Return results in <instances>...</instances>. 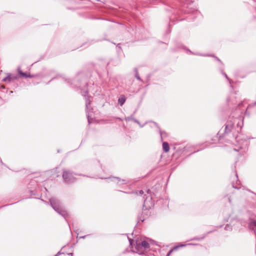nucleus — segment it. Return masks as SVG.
<instances>
[{"instance_id": "obj_1", "label": "nucleus", "mask_w": 256, "mask_h": 256, "mask_svg": "<svg viewBox=\"0 0 256 256\" xmlns=\"http://www.w3.org/2000/svg\"><path fill=\"white\" fill-rule=\"evenodd\" d=\"M50 202L52 207L60 214L66 218L68 216L67 212L62 206L60 202L58 199L52 198L50 199Z\"/></svg>"}, {"instance_id": "obj_2", "label": "nucleus", "mask_w": 256, "mask_h": 256, "mask_svg": "<svg viewBox=\"0 0 256 256\" xmlns=\"http://www.w3.org/2000/svg\"><path fill=\"white\" fill-rule=\"evenodd\" d=\"M146 192L149 196H146L144 201L143 208L146 210L151 208L154 206L152 196V192L150 189L148 188L146 190Z\"/></svg>"}, {"instance_id": "obj_3", "label": "nucleus", "mask_w": 256, "mask_h": 256, "mask_svg": "<svg viewBox=\"0 0 256 256\" xmlns=\"http://www.w3.org/2000/svg\"><path fill=\"white\" fill-rule=\"evenodd\" d=\"M62 176L64 182L66 184H71L76 179L71 172L65 170H63Z\"/></svg>"}, {"instance_id": "obj_4", "label": "nucleus", "mask_w": 256, "mask_h": 256, "mask_svg": "<svg viewBox=\"0 0 256 256\" xmlns=\"http://www.w3.org/2000/svg\"><path fill=\"white\" fill-rule=\"evenodd\" d=\"M133 242L132 240H130V244L132 246V248H134V252L136 253H138L140 254H144L146 251V250L142 247V246L140 245V242H138L136 240L135 241V243L134 244V248L132 246Z\"/></svg>"}, {"instance_id": "obj_5", "label": "nucleus", "mask_w": 256, "mask_h": 256, "mask_svg": "<svg viewBox=\"0 0 256 256\" xmlns=\"http://www.w3.org/2000/svg\"><path fill=\"white\" fill-rule=\"evenodd\" d=\"M7 76L2 78V82L6 84H11L15 82L16 75L12 74H7Z\"/></svg>"}, {"instance_id": "obj_6", "label": "nucleus", "mask_w": 256, "mask_h": 256, "mask_svg": "<svg viewBox=\"0 0 256 256\" xmlns=\"http://www.w3.org/2000/svg\"><path fill=\"white\" fill-rule=\"evenodd\" d=\"M234 124L232 121H228V124H226L225 126L224 134L230 132L234 127Z\"/></svg>"}, {"instance_id": "obj_7", "label": "nucleus", "mask_w": 256, "mask_h": 256, "mask_svg": "<svg viewBox=\"0 0 256 256\" xmlns=\"http://www.w3.org/2000/svg\"><path fill=\"white\" fill-rule=\"evenodd\" d=\"M18 72L20 78H34V76L31 75L30 73L24 72L21 70H18Z\"/></svg>"}, {"instance_id": "obj_8", "label": "nucleus", "mask_w": 256, "mask_h": 256, "mask_svg": "<svg viewBox=\"0 0 256 256\" xmlns=\"http://www.w3.org/2000/svg\"><path fill=\"white\" fill-rule=\"evenodd\" d=\"M136 240L140 244V245L142 246L146 250L150 248V244L148 242L144 240Z\"/></svg>"}, {"instance_id": "obj_9", "label": "nucleus", "mask_w": 256, "mask_h": 256, "mask_svg": "<svg viewBox=\"0 0 256 256\" xmlns=\"http://www.w3.org/2000/svg\"><path fill=\"white\" fill-rule=\"evenodd\" d=\"M134 194H136V196H141L142 197L143 199H145V196H146V194H144V192L143 190H139L134 192H132Z\"/></svg>"}, {"instance_id": "obj_10", "label": "nucleus", "mask_w": 256, "mask_h": 256, "mask_svg": "<svg viewBox=\"0 0 256 256\" xmlns=\"http://www.w3.org/2000/svg\"><path fill=\"white\" fill-rule=\"evenodd\" d=\"M162 150L164 152H168L170 150V146L168 144L167 142H162Z\"/></svg>"}, {"instance_id": "obj_11", "label": "nucleus", "mask_w": 256, "mask_h": 256, "mask_svg": "<svg viewBox=\"0 0 256 256\" xmlns=\"http://www.w3.org/2000/svg\"><path fill=\"white\" fill-rule=\"evenodd\" d=\"M186 246V244H180V246H174V248H173L172 250H170L169 251V252L168 253L166 256H170L174 251L177 250L180 247H183Z\"/></svg>"}, {"instance_id": "obj_12", "label": "nucleus", "mask_w": 256, "mask_h": 256, "mask_svg": "<svg viewBox=\"0 0 256 256\" xmlns=\"http://www.w3.org/2000/svg\"><path fill=\"white\" fill-rule=\"evenodd\" d=\"M126 98L124 96H122L118 100V104L122 106L126 102Z\"/></svg>"}, {"instance_id": "obj_13", "label": "nucleus", "mask_w": 256, "mask_h": 256, "mask_svg": "<svg viewBox=\"0 0 256 256\" xmlns=\"http://www.w3.org/2000/svg\"><path fill=\"white\" fill-rule=\"evenodd\" d=\"M86 98V108H88V106H90L91 103V100H90V96H85Z\"/></svg>"}, {"instance_id": "obj_14", "label": "nucleus", "mask_w": 256, "mask_h": 256, "mask_svg": "<svg viewBox=\"0 0 256 256\" xmlns=\"http://www.w3.org/2000/svg\"><path fill=\"white\" fill-rule=\"evenodd\" d=\"M0 88H2L1 91H2V92L4 93V92H6V93H8V90H6V88H5L4 86H0ZM12 93H13V92H12V90H10V91H8V95H10L11 94H12Z\"/></svg>"}, {"instance_id": "obj_15", "label": "nucleus", "mask_w": 256, "mask_h": 256, "mask_svg": "<svg viewBox=\"0 0 256 256\" xmlns=\"http://www.w3.org/2000/svg\"><path fill=\"white\" fill-rule=\"evenodd\" d=\"M205 236H200V237L196 236V237H194L193 238H192V240H196L198 241H200V240H203L205 238Z\"/></svg>"}, {"instance_id": "obj_16", "label": "nucleus", "mask_w": 256, "mask_h": 256, "mask_svg": "<svg viewBox=\"0 0 256 256\" xmlns=\"http://www.w3.org/2000/svg\"><path fill=\"white\" fill-rule=\"evenodd\" d=\"M160 134L161 140H163V138H162L163 136H167V134L165 132L160 131Z\"/></svg>"}, {"instance_id": "obj_17", "label": "nucleus", "mask_w": 256, "mask_h": 256, "mask_svg": "<svg viewBox=\"0 0 256 256\" xmlns=\"http://www.w3.org/2000/svg\"><path fill=\"white\" fill-rule=\"evenodd\" d=\"M135 77L136 78L137 80H138L140 81H142V80H141L140 76V75H139V74L138 72L136 70V74H135Z\"/></svg>"}, {"instance_id": "obj_18", "label": "nucleus", "mask_w": 256, "mask_h": 256, "mask_svg": "<svg viewBox=\"0 0 256 256\" xmlns=\"http://www.w3.org/2000/svg\"><path fill=\"white\" fill-rule=\"evenodd\" d=\"M2 96H0V97H2ZM2 96L4 97V98H8V96ZM0 105H2L3 104V102L2 100V98H0Z\"/></svg>"}, {"instance_id": "obj_19", "label": "nucleus", "mask_w": 256, "mask_h": 256, "mask_svg": "<svg viewBox=\"0 0 256 256\" xmlns=\"http://www.w3.org/2000/svg\"><path fill=\"white\" fill-rule=\"evenodd\" d=\"M214 58H216V59L218 61V62H222L221 60H220L218 58H217V57H216V56H214Z\"/></svg>"}, {"instance_id": "obj_20", "label": "nucleus", "mask_w": 256, "mask_h": 256, "mask_svg": "<svg viewBox=\"0 0 256 256\" xmlns=\"http://www.w3.org/2000/svg\"><path fill=\"white\" fill-rule=\"evenodd\" d=\"M6 204V205H4L2 206H1L0 208H2V207H4V206H9V205H12V204Z\"/></svg>"}, {"instance_id": "obj_21", "label": "nucleus", "mask_w": 256, "mask_h": 256, "mask_svg": "<svg viewBox=\"0 0 256 256\" xmlns=\"http://www.w3.org/2000/svg\"><path fill=\"white\" fill-rule=\"evenodd\" d=\"M86 236H80V238H85Z\"/></svg>"}, {"instance_id": "obj_22", "label": "nucleus", "mask_w": 256, "mask_h": 256, "mask_svg": "<svg viewBox=\"0 0 256 256\" xmlns=\"http://www.w3.org/2000/svg\"><path fill=\"white\" fill-rule=\"evenodd\" d=\"M224 76H225V77H226V78H228V76H227V75H226V74H224Z\"/></svg>"}, {"instance_id": "obj_23", "label": "nucleus", "mask_w": 256, "mask_h": 256, "mask_svg": "<svg viewBox=\"0 0 256 256\" xmlns=\"http://www.w3.org/2000/svg\"><path fill=\"white\" fill-rule=\"evenodd\" d=\"M117 119L120 120H122V119L120 118H117Z\"/></svg>"}, {"instance_id": "obj_24", "label": "nucleus", "mask_w": 256, "mask_h": 256, "mask_svg": "<svg viewBox=\"0 0 256 256\" xmlns=\"http://www.w3.org/2000/svg\"><path fill=\"white\" fill-rule=\"evenodd\" d=\"M59 254H60V252H58V253L57 254L56 256H57Z\"/></svg>"}, {"instance_id": "obj_25", "label": "nucleus", "mask_w": 256, "mask_h": 256, "mask_svg": "<svg viewBox=\"0 0 256 256\" xmlns=\"http://www.w3.org/2000/svg\"><path fill=\"white\" fill-rule=\"evenodd\" d=\"M192 244H188V245H192Z\"/></svg>"}]
</instances>
